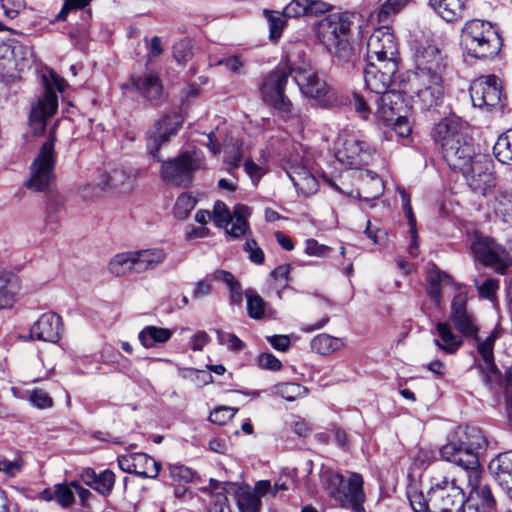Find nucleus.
<instances>
[{
    "label": "nucleus",
    "instance_id": "1",
    "mask_svg": "<svg viewBox=\"0 0 512 512\" xmlns=\"http://www.w3.org/2000/svg\"><path fill=\"white\" fill-rule=\"evenodd\" d=\"M433 138L441 146L447 165L461 172L475 193L486 196L495 187L491 160L475 153L466 126L459 119L452 117L439 121L434 127Z\"/></svg>",
    "mask_w": 512,
    "mask_h": 512
},
{
    "label": "nucleus",
    "instance_id": "2",
    "mask_svg": "<svg viewBox=\"0 0 512 512\" xmlns=\"http://www.w3.org/2000/svg\"><path fill=\"white\" fill-rule=\"evenodd\" d=\"M353 24L354 14L342 12L325 16L317 25V37L320 43L341 64H354L358 58L357 48L352 42Z\"/></svg>",
    "mask_w": 512,
    "mask_h": 512
},
{
    "label": "nucleus",
    "instance_id": "3",
    "mask_svg": "<svg viewBox=\"0 0 512 512\" xmlns=\"http://www.w3.org/2000/svg\"><path fill=\"white\" fill-rule=\"evenodd\" d=\"M354 109L364 120L381 121L391 125L399 115L407 112V106L400 92L389 90L378 96H353Z\"/></svg>",
    "mask_w": 512,
    "mask_h": 512
},
{
    "label": "nucleus",
    "instance_id": "4",
    "mask_svg": "<svg viewBox=\"0 0 512 512\" xmlns=\"http://www.w3.org/2000/svg\"><path fill=\"white\" fill-rule=\"evenodd\" d=\"M461 46L472 57L489 58L499 53L502 39L490 22L474 19L462 28Z\"/></svg>",
    "mask_w": 512,
    "mask_h": 512
},
{
    "label": "nucleus",
    "instance_id": "5",
    "mask_svg": "<svg viewBox=\"0 0 512 512\" xmlns=\"http://www.w3.org/2000/svg\"><path fill=\"white\" fill-rule=\"evenodd\" d=\"M44 93L31 104L29 125L35 135L42 134L46 129L47 120L52 117L58 108V95L62 93L67 82L54 71L49 70L42 75Z\"/></svg>",
    "mask_w": 512,
    "mask_h": 512
},
{
    "label": "nucleus",
    "instance_id": "6",
    "mask_svg": "<svg viewBox=\"0 0 512 512\" xmlns=\"http://www.w3.org/2000/svg\"><path fill=\"white\" fill-rule=\"evenodd\" d=\"M321 479L327 485L330 495L344 508L353 512H364L365 493L363 478L358 473H351L346 480L341 474L322 469Z\"/></svg>",
    "mask_w": 512,
    "mask_h": 512
},
{
    "label": "nucleus",
    "instance_id": "7",
    "mask_svg": "<svg viewBox=\"0 0 512 512\" xmlns=\"http://www.w3.org/2000/svg\"><path fill=\"white\" fill-rule=\"evenodd\" d=\"M403 92L423 109L436 107L444 96V74L412 70L404 80Z\"/></svg>",
    "mask_w": 512,
    "mask_h": 512
},
{
    "label": "nucleus",
    "instance_id": "8",
    "mask_svg": "<svg viewBox=\"0 0 512 512\" xmlns=\"http://www.w3.org/2000/svg\"><path fill=\"white\" fill-rule=\"evenodd\" d=\"M464 478L435 475L431 478V512H457L465 503Z\"/></svg>",
    "mask_w": 512,
    "mask_h": 512
},
{
    "label": "nucleus",
    "instance_id": "9",
    "mask_svg": "<svg viewBox=\"0 0 512 512\" xmlns=\"http://www.w3.org/2000/svg\"><path fill=\"white\" fill-rule=\"evenodd\" d=\"M55 136L50 133L49 138L42 144L39 152L30 165L29 177L24 185L34 192H49L55 184Z\"/></svg>",
    "mask_w": 512,
    "mask_h": 512
},
{
    "label": "nucleus",
    "instance_id": "10",
    "mask_svg": "<svg viewBox=\"0 0 512 512\" xmlns=\"http://www.w3.org/2000/svg\"><path fill=\"white\" fill-rule=\"evenodd\" d=\"M205 167L203 154L198 150H187L175 158L163 161L160 178L171 185L187 187L196 171Z\"/></svg>",
    "mask_w": 512,
    "mask_h": 512
},
{
    "label": "nucleus",
    "instance_id": "11",
    "mask_svg": "<svg viewBox=\"0 0 512 512\" xmlns=\"http://www.w3.org/2000/svg\"><path fill=\"white\" fill-rule=\"evenodd\" d=\"M295 75V67L279 68L268 75L262 84V94L266 103L276 109L284 120L300 119L284 91L288 78Z\"/></svg>",
    "mask_w": 512,
    "mask_h": 512
},
{
    "label": "nucleus",
    "instance_id": "12",
    "mask_svg": "<svg viewBox=\"0 0 512 512\" xmlns=\"http://www.w3.org/2000/svg\"><path fill=\"white\" fill-rule=\"evenodd\" d=\"M282 165L299 195L309 197L318 191V181L308 167L306 151L301 144L293 145Z\"/></svg>",
    "mask_w": 512,
    "mask_h": 512
},
{
    "label": "nucleus",
    "instance_id": "13",
    "mask_svg": "<svg viewBox=\"0 0 512 512\" xmlns=\"http://www.w3.org/2000/svg\"><path fill=\"white\" fill-rule=\"evenodd\" d=\"M439 453L442 460L462 468L461 475L458 477L474 484L477 482L479 468H481L479 458L475 456L474 452L467 449L464 439L459 437V432H455V435L448 439L447 443L440 448Z\"/></svg>",
    "mask_w": 512,
    "mask_h": 512
},
{
    "label": "nucleus",
    "instance_id": "14",
    "mask_svg": "<svg viewBox=\"0 0 512 512\" xmlns=\"http://www.w3.org/2000/svg\"><path fill=\"white\" fill-rule=\"evenodd\" d=\"M374 150L356 134L343 131L335 142L336 159L351 169H358L369 163Z\"/></svg>",
    "mask_w": 512,
    "mask_h": 512
},
{
    "label": "nucleus",
    "instance_id": "15",
    "mask_svg": "<svg viewBox=\"0 0 512 512\" xmlns=\"http://www.w3.org/2000/svg\"><path fill=\"white\" fill-rule=\"evenodd\" d=\"M250 209L246 205L237 204L231 213L222 201H216L213 207V221L217 227L225 228L231 239H239L249 229L247 218Z\"/></svg>",
    "mask_w": 512,
    "mask_h": 512
},
{
    "label": "nucleus",
    "instance_id": "16",
    "mask_svg": "<svg viewBox=\"0 0 512 512\" xmlns=\"http://www.w3.org/2000/svg\"><path fill=\"white\" fill-rule=\"evenodd\" d=\"M470 247L476 261L499 272H503L510 264L506 249L488 236L476 234Z\"/></svg>",
    "mask_w": 512,
    "mask_h": 512
},
{
    "label": "nucleus",
    "instance_id": "17",
    "mask_svg": "<svg viewBox=\"0 0 512 512\" xmlns=\"http://www.w3.org/2000/svg\"><path fill=\"white\" fill-rule=\"evenodd\" d=\"M470 97L475 107L487 109L502 107L501 80L495 75L481 76L475 79L470 85Z\"/></svg>",
    "mask_w": 512,
    "mask_h": 512
},
{
    "label": "nucleus",
    "instance_id": "18",
    "mask_svg": "<svg viewBox=\"0 0 512 512\" xmlns=\"http://www.w3.org/2000/svg\"><path fill=\"white\" fill-rule=\"evenodd\" d=\"M398 44L387 27L375 29L367 41V62L397 63Z\"/></svg>",
    "mask_w": 512,
    "mask_h": 512
},
{
    "label": "nucleus",
    "instance_id": "19",
    "mask_svg": "<svg viewBox=\"0 0 512 512\" xmlns=\"http://www.w3.org/2000/svg\"><path fill=\"white\" fill-rule=\"evenodd\" d=\"M183 124V117L178 113L163 116L147 132V148L154 159L160 161L159 151L163 144L177 134Z\"/></svg>",
    "mask_w": 512,
    "mask_h": 512
},
{
    "label": "nucleus",
    "instance_id": "20",
    "mask_svg": "<svg viewBox=\"0 0 512 512\" xmlns=\"http://www.w3.org/2000/svg\"><path fill=\"white\" fill-rule=\"evenodd\" d=\"M397 68L398 64L394 62H367L364 69V81L367 90L371 93L370 96H378L389 91Z\"/></svg>",
    "mask_w": 512,
    "mask_h": 512
},
{
    "label": "nucleus",
    "instance_id": "21",
    "mask_svg": "<svg viewBox=\"0 0 512 512\" xmlns=\"http://www.w3.org/2000/svg\"><path fill=\"white\" fill-rule=\"evenodd\" d=\"M120 469L143 478H155L160 471V463L146 453H130L118 456Z\"/></svg>",
    "mask_w": 512,
    "mask_h": 512
},
{
    "label": "nucleus",
    "instance_id": "22",
    "mask_svg": "<svg viewBox=\"0 0 512 512\" xmlns=\"http://www.w3.org/2000/svg\"><path fill=\"white\" fill-rule=\"evenodd\" d=\"M415 68L413 71L444 74L447 63L446 58L435 45H420L414 54Z\"/></svg>",
    "mask_w": 512,
    "mask_h": 512
},
{
    "label": "nucleus",
    "instance_id": "23",
    "mask_svg": "<svg viewBox=\"0 0 512 512\" xmlns=\"http://www.w3.org/2000/svg\"><path fill=\"white\" fill-rule=\"evenodd\" d=\"M62 319L55 313L42 314L30 328V338L33 340L56 343L60 339Z\"/></svg>",
    "mask_w": 512,
    "mask_h": 512
},
{
    "label": "nucleus",
    "instance_id": "24",
    "mask_svg": "<svg viewBox=\"0 0 512 512\" xmlns=\"http://www.w3.org/2000/svg\"><path fill=\"white\" fill-rule=\"evenodd\" d=\"M488 469L498 485L512 499V450L498 454L490 461Z\"/></svg>",
    "mask_w": 512,
    "mask_h": 512
},
{
    "label": "nucleus",
    "instance_id": "25",
    "mask_svg": "<svg viewBox=\"0 0 512 512\" xmlns=\"http://www.w3.org/2000/svg\"><path fill=\"white\" fill-rule=\"evenodd\" d=\"M293 79L306 97L320 99L329 93L328 84L311 70L295 68Z\"/></svg>",
    "mask_w": 512,
    "mask_h": 512
},
{
    "label": "nucleus",
    "instance_id": "26",
    "mask_svg": "<svg viewBox=\"0 0 512 512\" xmlns=\"http://www.w3.org/2000/svg\"><path fill=\"white\" fill-rule=\"evenodd\" d=\"M498 336V332L494 330L485 340H480L476 337L477 349L483 360V364L479 365V369L483 373V380L487 384L499 376V370L494 363L493 355L494 343Z\"/></svg>",
    "mask_w": 512,
    "mask_h": 512
},
{
    "label": "nucleus",
    "instance_id": "27",
    "mask_svg": "<svg viewBox=\"0 0 512 512\" xmlns=\"http://www.w3.org/2000/svg\"><path fill=\"white\" fill-rule=\"evenodd\" d=\"M498 336V332L494 330L485 340H480L476 337L477 349L483 360V364L479 365V369L483 373V380L487 384L499 376V370L494 363L493 355L494 343Z\"/></svg>",
    "mask_w": 512,
    "mask_h": 512
},
{
    "label": "nucleus",
    "instance_id": "28",
    "mask_svg": "<svg viewBox=\"0 0 512 512\" xmlns=\"http://www.w3.org/2000/svg\"><path fill=\"white\" fill-rule=\"evenodd\" d=\"M131 85L148 101L158 102L163 93V86L159 75L153 71H146L142 75L133 76Z\"/></svg>",
    "mask_w": 512,
    "mask_h": 512
},
{
    "label": "nucleus",
    "instance_id": "29",
    "mask_svg": "<svg viewBox=\"0 0 512 512\" xmlns=\"http://www.w3.org/2000/svg\"><path fill=\"white\" fill-rule=\"evenodd\" d=\"M482 470L479 468V477L477 482L471 483L466 480L467 487L470 488L466 502L472 506L479 507L482 512H490L495 508L496 501L488 485L481 484Z\"/></svg>",
    "mask_w": 512,
    "mask_h": 512
},
{
    "label": "nucleus",
    "instance_id": "30",
    "mask_svg": "<svg viewBox=\"0 0 512 512\" xmlns=\"http://www.w3.org/2000/svg\"><path fill=\"white\" fill-rule=\"evenodd\" d=\"M136 174L132 169L115 168L105 176L102 189H112L120 193L132 191Z\"/></svg>",
    "mask_w": 512,
    "mask_h": 512
},
{
    "label": "nucleus",
    "instance_id": "31",
    "mask_svg": "<svg viewBox=\"0 0 512 512\" xmlns=\"http://www.w3.org/2000/svg\"><path fill=\"white\" fill-rule=\"evenodd\" d=\"M438 338L435 345L447 354H455L464 344L462 336L455 334L447 322H439L436 325Z\"/></svg>",
    "mask_w": 512,
    "mask_h": 512
},
{
    "label": "nucleus",
    "instance_id": "32",
    "mask_svg": "<svg viewBox=\"0 0 512 512\" xmlns=\"http://www.w3.org/2000/svg\"><path fill=\"white\" fill-rule=\"evenodd\" d=\"M329 5L320 0H291L284 8L286 17H300L324 13Z\"/></svg>",
    "mask_w": 512,
    "mask_h": 512
},
{
    "label": "nucleus",
    "instance_id": "33",
    "mask_svg": "<svg viewBox=\"0 0 512 512\" xmlns=\"http://www.w3.org/2000/svg\"><path fill=\"white\" fill-rule=\"evenodd\" d=\"M136 273L153 270L166 259V252L160 248H150L134 251Z\"/></svg>",
    "mask_w": 512,
    "mask_h": 512
},
{
    "label": "nucleus",
    "instance_id": "34",
    "mask_svg": "<svg viewBox=\"0 0 512 512\" xmlns=\"http://www.w3.org/2000/svg\"><path fill=\"white\" fill-rule=\"evenodd\" d=\"M426 280L429 284L428 293L435 300L436 303H440L442 295L441 289L443 286L453 287V283H456L450 275L439 270L434 264H430L427 268Z\"/></svg>",
    "mask_w": 512,
    "mask_h": 512
},
{
    "label": "nucleus",
    "instance_id": "35",
    "mask_svg": "<svg viewBox=\"0 0 512 512\" xmlns=\"http://www.w3.org/2000/svg\"><path fill=\"white\" fill-rule=\"evenodd\" d=\"M429 4L447 22H455L463 17L464 0H429Z\"/></svg>",
    "mask_w": 512,
    "mask_h": 512
},
{
    "label": "nucleus",
    "instance_id": "36",
    "mask_svg": "<svg viewBox=\"0 0 512 512\" xmlns=\"http://www.w3.org/2000/svg\"><path fill=\"white\" fill-rule=\"evenodd\" d=\"M491 205L495 216L512 227V191L497 190Z\"/></svg>",
    "mask_w": 512,
    "mask_h": 512
},
{
    "label": "nucleus",
    "instance_id": "37",
    "mask_svg": "<svg viewBox=\"0 0 512 512\" xmlns=\"http://www.w3.org/2000/svg\"><path fill=\"white\" fill-rule=\"evenodd\" d=\"M168 328L146 326L138 334V340L145 348H154L168 342L172 337Z\"/></svg>",
    "mask_w": 512,
    "mask_h": 512
},
{
    "label": "nucleus",
    "instance_id": "38",
    "mask_svg": "<svg viewBox=\"0 0 512 512\" xmlns=\"http://www.w3.org/2000/svg\"><path fill=\"white\" fill-rule=\"evenodd\" d=\"M456 432H459V437L464 439V443L470 452H474L475 456L479 457V452L485 450L488 441L481 428L467 425L465 428H459Z\"/></svg>",
    "mask_w": 512,
    "mask_h": 512
},
{
    "label": "nucleus",
    "instance_id": "39",
    "mask_svg": "<svg viewBox=\"0 0 512 512\" xmlns=\"http://www.w3.org/2000/svg\"><path fill=\"white\" fill-rule=\"evenodd\" d=\"M450 319L455 329L464 337L476 338L479 328L474 315L468 310L463 312L450 313Z\"/></svg>",
    "mask_w": 512,
    "mask_h": 512
},
{
    "label": "nucleus",
    "instance_id": "40",
    "mask_svg": "<svg viewBox=\"0 0 512 512\" xmlns=\"http://www.w3.org/2000/svg\"><path fill=\"white\" fill-rule=\"evenodd\" d=\"M237 505L240 512H260L261 496L256 489L249 486L239 487L236 492Z\"/></svg>",
    "mask_w": 512,
    "mask_h": 512
},
{
    "label": "nucleus",
    "instance_id": "41",
    "mask_svg": "<svg viewBox=\"0 0 512 512\" xmlns=\"http://www.w3.org/2000/svg\"><path fill=\"white\" fill-rule=\"evenodd\" d=\"M109 271L115 276H124L136 273L134 251L116 254L108 264Z\"/></svg>",
    "mask_w": 512,
    "mask_h": 512
},
{
    "label": "nucleus",
    "instance_id": "42",
    "mask_svg": "<svg viewBox=\"0 0 512 512\" xmlns=\"http://www.w3.org/2000/svg\"><path fill=\"white\" fill-rule=\"evenodd\" d=\"M343 346V339L325 333L315 336L311 341L312 350L321 355L331 354L340 350Z\"/></svg>",
    "mask_w": 512,
    "mask_h": 512
},
{
    "label": "nucleus",
    "instance_id": "43",
    "mask_svg": "<svg viewBox=\"0 0 512 512\" xmlns=\"http://www.w3.org/2000/svg\"><path fill=\"white\" fill-rule=\"evenodd\" d=\"M496 159L503 164H512V129L499 136L493 147Z\"/></svg>",
    "mask_w": 512,
    "mask_h": 512
},
{
    "label": "nucleus",
    "instance_id": "44",
    "mask_svg": "<svg viewBox=\"0 0 512 512\" xmlns=\"http://www.w3.org/2000/svg\"><path fill=\"white\" fill-rule=\"evenodd\" d=\"M19 290L17 276L6 270H0V297H4L10 307L13 303V296Z\"/></svg>",
    "mask_w": 512,
    "mask_h": 512
},
{
    "label": "nucleus",
    "instance_id": "45",
    "mask_svg": "<svg viewBox=\"0 0 512 512\" xmlns=\"http://www.w3.org/2000/svg\"><path fill=\"white\" fill-rule=\"evenodd\" d=\"M274 393L287 401H295L304 398L308 393V389L298 383L289 382L275 385Z\"/></svg>",
    "mask_w": 512,
    "mask_h": 512
},
{
    "label": "nucleus",
    "instance_id": "46",
    "mask_svg": "<svg viewBox=\"0 0 512 512\" xmlns=\"http://www.w3.org/2000/svg\"><path fill=\"white\" fill-rule=\"evenodd\" d=\"M247 300V313L253 319H261L265 314L266 302L254 290L249 289L245 291Z\"/></svg>",
    "mask_w": 512,
    "mask_h": 512
},
{
    "label": "nucleus",
    "instance_id": "47",
    "mask_svg": "<svg viewBox=\"0 0 512 512\" xmlns=\"http://www.w3.org/2000/svg\"><path fill=\"white\" fill-rule=\"evenodd\" d=\"M25 461L20 456H15L13 459H7L0 455V472L7 478L17 477L23 470Z\"/></svg>",
    "mask_w": 512,
    "mask_h": 512
},
{
    "label": "nucleus",
    "instance_id": "48",
    "mask_svg": "<svg viewBox=\"0 0 512 512\" xmlns=\"http://www.w3.org/2000/svg\"><path fill=\"white\" fill-rule=\"evenodd\" d=\"M197 200L188 193H182L176 200L174 206V215L178 219H185L195 208Z\"/></svg>",
    "mask_w": 512,
    "mask_h": 512
},
{
    "label": "nucleus",
    "instance_id": "49",
    "mask_svg": "<svg viewBox=\"0 0 512 512\" xmlns=\"http://www.w3.org/2000/svg\"><path fill=\"white\" fill-rule=\"evenodd\" d=\"M264 15L269 23L270 38L273 40L279 39L285 25L284 12L280 13L270 10H264Z\"/></svg>",
    "mask_w": 512,
    "mask_h": 512
},
{
    "label": "nucleus",
    "instance_id": "50",
    "mask_svg": "<svg viewBox=\"0 0 512 512\" xmlns=\"http://www.w3.org/2000/svg\"><path fill=\"white\" fill-rule=\"evenodd\" d=\"M115 484V474L111 470H104L97 475L93 489L103 496H108Z\"/></svg>",
    "mask_w": 512,
    "mask_h": 512
},
{
    "label": "nucleus",
    "instance_id": "51",
    "mask_svg": "<svg viewBox=\"0 0 512 512\" xmlns=\"http://www.w3.org/2000/svg\"><path fill=\"white\" fill-rule=\"evenodd\" d=\"M93 0H64L63 6L55 17V21H65L71 12L86 9Z\"/></svg>",
    "mask_w": 512,
    "mask_h": 512
},
{
    "label": "nucleus",
    "instance_id": "52",
    "mask_svg": "<svg viewBox=\"0 0 512 512\" xmlns=\"http://www.w3.org/2000/svg\"><path fill=\"white\" fill-rule=\"evenodd\" d=\"M74 488L69 484L55 485V500L63 508H69L74 503Z\"/></svg>",
    "mask_w": 512,
    "mask_h": 512
},
{
    "label": "nucleus",
    "instance_id": "53",
    "mask_svg": "<svg viewBox=\"0 0 512 512\" xmlns=\"http://www.w3.org/2000/svg\"><path fill=\"white\" fill-rule=\"evenodd\" d=\"M412 0H384L378 11V20L384 21L388 16L397 14Z\"/></svg>",
    "mask_w": 512,
    "mask_h": 512
},
{
    "label": "nucleus",
    "instance_id": "54",
    "mask_svg": "<svg viewBox=\"0 0 512 512\" xmlns=\"http://www.w3.org/2000/svg\"><path fill=\"white\" fill-rule=\"evenodd\" d=\"M367 177L370 179V183H365L363 191L367 193L365 199H376L378 198L383 190L384 185L379 176L371 171H366Z\"/></svg>",
    "mask_w": 512,
    "mask_h": 512
},
{
    "label": "nucleus",
    "instance_id": "55",
    "mask_svg": "<svg viewBox=\"0 0 512 512\" xmlns=\"http://www.w3.org/2000/svg\"><path fill=\"white\" fill-rule=\"evenodd\" d=\"M217 341L220 345L227 346L233 352L241 351L245 348V343L235 334L217 330Z\"/></svg>",
    "mask_w": 512,
    "mask_h": 512
},
{
    "label": "nucleus",
    "instance_id": "56",
    "mask_svg": "<svg viewBox=\"0 0 512 512\" xmlns=\"http://www.w3.org/2000/svg\"><path fill=\"white\" fill-rule=\"evenodd\" d=\"M455 291V295L453 297L452 303H451V311L450 313L454 312H463L467 310V291L464 285L459 283H453L452 287Z\"/></svg>",
    "mask_w": 512,
    "mask_h": 512
},
{
    "label": "nucleus",
    "instance_id": "57",
    "mask_svg": "<svg viewBox=\"0 0 512 512\" xmlns=\"http://www.w3.org/2000/svg\"><path fill=\"white\" fill-rule=\"evenodd\" d=\"M236 412L237 409L235 408L220 406L210 413L209 420L214 424L224 425L234 417Z\"/></svg>",
    "mask_w": 512,
    "mask_h": 512
},
{
    "label": "nucleus",
    "instance_id": "58",
    "mask_svg": "<svg viewBox=\"0 0 512 512\" xmlns=\"http://www.w3.org/2000/svg\"><path fill=\"white\" fill-rule=\"evenodd\" d=\"M173 54L178 63L183 64L188 62L193 56L192 45L190 41L182 40L176 43L173 48Z\"/></svg>",
    "mask_w": 512,
    "mask_h": 512
},
{
    "label": "nucleus",
    "instance_id": "59",
    "mask_svg": "<svg viewBox=\"0 0 512 512\" xmlns=\"http://www.w3.org/2000/svg\"><path fill=\"white\" fill-rule=\"evenodd\" d=\"M29 401L33 406L39 409H47L52 407L53 405L52 398L46 391L42 389H34L33 391H31Z\"/></svg>",
    "mask_w": 512,
    "mask_h": 512
},
{
    "label": "nucleus",
    "instance_id": "60",
    "mask_svg": "<svg viewBox=\"0 0 512 512\" xmlns=\"http://www.w3.org/2000/svg\"><path fill=\"white\" fill-rule=\"evenodd\" d=\"M7 18L14 19L26 7L25 0H0Z\"/></svg>",
    "mask_w": 512,
    "mask_h": 512
},
{
    "label": "nucleus",
    "instance_id": "61",
    "mask_svg": "<svg viewBox=\"0 0 512 512\" xmlns=\"http://www.w3.org/2000/svg\"><path fill=\"white\" fill-rule=\"evenodd\" d=\"M244 250L249 254V260L255 264L261 265L264 262V252L257 245L254 239H249L244 244Z\"/></svg>",
    "mask_w": 512,
    "mask_h": 512
},
{
    "label": "nucleus",
    "instance_id": "62",
    "mask_svg": "<svg viewBox=\"0 0 512 512\" xmlns=\"http://www.w3.org/2000/svg\"><path fill=\"white\" fill-rule=\"evenodd\" d=\"M291 267L289 264L277 266L272 272L271 277L277 282L279 288H285L289 283V274Z\"/></svg>",
    "mask_w": 512,
    "mask_h": 512
},
{
    "label": "nucleus",
    "instance_id": "63",
    "mask_svg": "<svg viewBox=\"0 0 512 512\" xmlns=\"http://www.w3.org/2000/svg\"><path fill=\"white\" fill-rule=\"evenodd\" d=\"M169 472L171 477L177 481L190 482L194 477L193 471L183 465H171Z\"/></svg>",
    "mask_w": 512,
    "mask_h": 512
},
{
    "label": "nucleus",
    "instance_id": "64",
    "mask_svg": "<svg viewBox=\"0 0 512 512\" xmlns=\"http://www.w3.org/2000/svg\"><path fill=\"white\" fill-rule=\"evenodd\" d=\"M390 126L402 138L408 137L412 131L406 113L396 117Z\"/></svg>",
    "mask_w": 512,
    "mask_h": 512
}]
</instances>
